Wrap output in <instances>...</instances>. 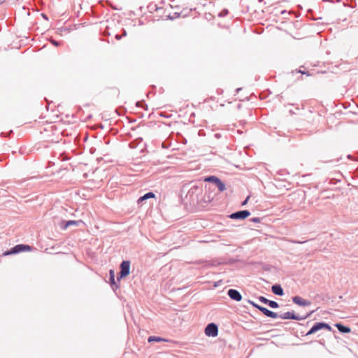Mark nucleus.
I'll return each mask as SVG.
<instances>
[{"label":"nucleus","mask_w":358,"mask_h":358,"mask_svg":"<svg viewBox=\"0 0 358 358\" xmlns=\"http://www.w3.org/2000/svg\"><path fill=\"white\" fill-rule=\"evenodd\" d=\"M181 196H185V200L187 203L190 206H196L201 201V195L203 193V182H190L185 183L181 188Z\"/></svg>","instance_id":"f257e3e1"},{"label":"nucleus","mask_w":358,"mask_h":358,"mask_svg":"<svg viewBox=\"0 0 358 358\" xmlns=\"http://www.w3.org/2000/svg\"><path fill=\"white\" fill-rule=\"evenodd\" d=\"M320 330H327L328 331L336 333L329 323L322 321L315 322L306 334L301 332V334L302 336H308L313 335Z\"/></svg>","instance_id":"f03ea898"},{"label":"nucleus","mask_w":358,"mask_h":358,"mask_svg":"<svg viewBox=\"0 0 358 358\" xmlns=\"http://www.w3.org/2000/svg\"><path fill=\"white\" fill-rule=\"evenodd\" d=\"M203 182L211 183L217 187L220 192H222L226 189L225 183L217 176L214 175L207 176L204 177Z\"/></svg>","instance_id":"7ed1b4c3"},{"label":"nucleus","mask_w":358,"mask_h":358,"mask_svg":"<svg viewBox=\"0 0 358 358\" xmlns=\"http://www.w3.org/2000/svg\"><path fill=\"white\" fill-rule=\"evenodd\" d=\"M275 316L268 315V317H271L273 319L281 318L282 320H299V315L296 314L294 310L287 311L282 314H278V313L274 312Z\"/></svg>","instance_id":"20e7f679"},{"label":"nucleus","mask_w":358,"mask_h":358,"mask_svg":"<svg viewBox=\"0 0 358 358\" xmlns=\"http://www.w3.org/2000/svg\"><path fill=\"white\" fill-rule=\"evenodd\" d=\"M250 214L248 210H241L229 214L228 217L231 220H244L248 218Z\"/></svg>","instance_id":"39448f33"},{"label":"nucleus","mask_w":358,"mask_h":358,"mask_svg":"<svg viewBox=\"0 0 358 358\" xmlns=\"http://www.w3.org/2000/svg\"><path fill=\"white\" fill-rule=\"evenodd\" d=\"M31 246H29L28 245L20 244V245H15L10 250L6 251L3 253V255L4 256H7V255H12V254L18 253V252H20L31 251Z\"/></svg>","instance_id":"423d86ee"},{"label":"nucleus","mask_w":358,"mask_h":358,"mask_svg":"<svg viewBox=\"0 0 358 358\" xmlns=\"http://www.w3.org/2000/svg\"><path fill=\"white\" fill-rule=\"evenodd\" d=\"M248 303H250L252 307L259 310L262 314H264L265 316L268 317V315L271 316H275V314H274V312L268 309L267 308L260 306L258 303H255V301L248 299Z\"/></svg>","instance_id":"0eeeda50"},{"label":"nucleus","mask_w":358,"mask_h":358,"mask_svg":"<svg viewBox=\"0 0 358 358\" xmlns=\"http://www.w3.org/2000/svg\"><path fill=\"white\" fill-rule=\"evenodd\" d=\"M109 278L108 283L110 285L111 289L116 292L120 288V284L116 282L115 273L114 269H110L108 271Z\"/></svg>","instance_id":"6e6552de"},{"label":"nucleus","mask_w":358,"mask_h":358,"mask_svg":"<svg viewBox=\"0 0 358 358\" xmlns=\"http://www.w3.org/2000/svg\"><path fill=\"white\" fill-rule=\"evenodd\" d=\"M204 332L208 337H215L218 335V325L210 322L206 327Z\"/></svg>","instance_id":"1a4fd4ad"},{"label":"nucleus","mask_w":358,"mask_h":358,"mask_svg":"<svg viewBox=\"0 0 358 358\" xmlns=\"http://www.w3.org/2000/svg\"><path fill=\"white\" fill-rule=\"evenodd\" d=\"M292 302L301 307H306L311 305V301L307 299H304L300 296L296 295L292 297Z\"/></svg>","instance_id":"9d476101"},{"label":"nucleus","mask_w":358,"mask_h":358,"mask_svg":"<svg viewBox=\"0 0 358 358\" xmlns=\"http://www.w3.org/2000/svg\"><path fill=\"white\" fill-rule=\"evenodd\" d=\"M227 295L231 300L236 302L241 301L243 298L241 292L236 289H229L227 291Z\"/></svg>","instance_id":"9b49d317"},{"label":"nucleus","mask_w":358,"mask_h":358,"mask_svg":"<svg viewBox=\"0 0 358 358\" xmlns=\"http://www.w3.org/2000/svg\"><path fill=\"white\" fill-rule=\"evenodd\" d=\"M131 262L130 260H123L120 264V271L123 274L129 275L130 274Z\"/></svg>","instance_id":"f8f14e48"},{"label":"nucleus","mask_w":358,"mask_h":358,"mask_svg":"<svg viewBox=\"0 0 358 358\" xmlns=\"http://www.w3.org/2000/svg\"><path fill=\"white\" fill-rule=\"evenodd\" d=\"M80 222H81V221H74V220L64 221V220H62L59 222V225L62 229L66 230L67 228H69L71 226H78Z\"/></svg>","instance_id":"ddd939ff"},{"label":"nucleus","mask_w":358,"mask_h":358,"mask_svg":"<svg viewBox=\"0 0 358 358\" xmlns=\"http://www.w3.org/2000/svg\"><path fill=\"white\" fill-rule=\"evenodd\" d=\"M271 292L279 296H282L285 294L284 289L282 287L281 285L279 283H275L271 287Z\"/></svg>","instance_id":"4468645a"},{"label":"nucleus","mask_w":358,"mask_h":358,"mask_svg":"<svg viewBox=\"0 0 358 358\" xmlns=\"http://www.w3.org/2000/svg\"><path fill=\"white\" fill-rule=\"evenodd\" d=\"M334 326L341 334H349L351 332V328L349 326L344 325L342 322H336Z\"/></svg>","instance_id":"2eb2a0df"},{"label":"nucleus","mask_w":358,"mask_h":358,"mask_svg":"<svg viewBox=\"0 0 358 358\" xmlns=\"http://www.w3.org/2000/svg\"><path fill=\"white\" fill-rule=\"evenodd\" d=\"M155 194L154 192H148L145 194H144L143 196H141L138 199L137 203H138V204H142L145 201H146L149 199L155 198Z\"/></svg>","instance_id":"dca6fc26"},{"label":"nucleus","mask_w":358,"mask_h":358,"mask_svg":"<svg viewBox=\"0 0 358 358\" xmlns=\"http://www.w3.org/2000/svg\"><path fill=\"white\" fill-rule=\"evenodd\" d=\"M168 341H169V340H168L165 338H163L161 336H150L148 338V343H154V342L159 343V342H168Z\"/></svg>","instance_id":"f3484780"},{"label":"nucleus","mask_w":358,"mask_h":358,"mask_svg":"<svg viewBox=\"0 0 358 358\" xmlns=\"http://www.w3.org/2000/svg\"><path fill=\"white\" fill-rule=\"evenodd\" d=\"M267 306L268 307H270L271 308H273V309H276V308H278L280 307V305L278 302L275 301H273V300H270L268 301V304Z\"/></svg>","instance_id":"a211bd4d"},{"label":"nucleus","mask_w":358,"mask_h":358,"mask_svg":"<svg viewBox=\"0 0 358 358\" xmlns=\"http://www.w3.org/2000/svg\"><path fill=\"white\" fill-rule=\"evenodd\" d=\"M136 107H138V108H143V109H145L146 110H148V105L145 103V102L143 100L138 101L136 103Z\"/></svg>","instance_id":"6ab92c4d"},{"label":"nucleus","mask_w":358,"mask_h":358,"mask_svg":"<svg viewBox=\"0 0 358 358\" xmlns=\"http://www.w3.org/2000/svg\"><path fill=\"white\" fill-rule=\"evenodd\" d=\"M315 311V310H310V311L308 312V313H307L306 315H302V316H301V315H299V317H300V318H299V321H300V320H306V319H307V318L310 317L313 315V313Z\"/></svg>","instance_id":"aec40b11"},{"label":"nucleus","mask_w":358,"mask_h":358,"mask_svg":"<svg viewBox=\"0 0 358 358\" xmlns=\"http://www.w3.org/2000/svg\"><path fill=\"white\" fill-rule=\"evenodd\" d=\"M229 14V10L227 8H223L218 14L219 17H226Z\"/></svg>","instance_id":"412c9836"},{"label":"nucleus","mask_w":358,"mask_h":358,"mask_svg":"<svg viewBox=\"0 0 358 358\" xmlns=\"http://www.w3.org/2000/svg\"><path fill=\"white\" fill-rule=\"evenodd\" d=\"M128 275H126V274H123L120 272H118L117 273V279H116V282H119L120 284V281L121 280H122L123 278H125L126 277H127Z\"/></svg>","instance_id":"4be33fe9"},{"label":"nucleus","mask_w":358,"mask_h":358,"mask_svg":"<svg viewBox=\"0 0 358 358\" xmlns=\"http://www.w3.org/2000/svg\"><path fill=\"white\" fill-rule=\"evenodd\" d=\"M257 299V300H258L259 302H261V303H264V304H265V305H266V306H267L268 302V301H269V299H268L267 298H266V297H265V296H259Z\"/></svg>","instance_id":"5701e85b"},{"label":"nucleus","mask_w":358,"mask_h":358,"mask_svg":"<svg viewBox=\"0 0 358 358\" xmlns=\"http://www.w3.org/2000/svg\"><path fill=\"white\" fill-rule=\"evenodd\" d=\"M177 138L180 143H182L183 144L187 143L186 138L180 133H178V132L177 133Z\"/></svg>","instance_id":"b1692460"},{"label":"nucleus","mask_w":358,"mask_h":358,"mask_svg":"<svg viewBox=\"0 0 358 358\" xmlns=\"http://www.w3.org/2000/svg\"><path fill=\"white\" fill-rule=\"evenodd\" d=\"M262 220H264V217H255L250 218L249 221L252 222L254 223H260L262 222Z\"/></svg>","instance_id":"393cba45"},{"label":"nucleus","mask_w":358,"mask_h":358,"mask_svg":"<svg viewBox=\"0 0 358 358\" xmlns=\"http://www.w3.org/2000/svg\"><path fill=\"white\" fill-rule=\"evenodd\" d=\"M262 268L264 271L270 272L271 271L272 266L268 264H263Z\"/></svg>","instance_id":"a878e982"},{"label":"nucleus","mask_w":358,"mask_h":358,"mask_svg":"<svg viewBox=\"0 0 358 358\" xmlns=\"http://www.w3.org/2000/svg\"><path fill=\"white\" fill-rule=\"evenodd\" d=\"M180 16V13L176 12V13H173V15H169L167 16V18L169 19V20H173L174 19H176V18L179 17Z\"/></svg>","instance_id":"bb28decb"},{"label":"nucleus","mask_w":358,"mask_h":358,"mask_svg":"<svg viewBox=\"0 0 358 358\" xmlns=\"http://www.w3.org/2000/svg\"><path fill=\"white\" fill-rule=\"evenodd\" d=\"M138 146V143L136 141H131L129 143V147L131 148V149H135Z\"/></svg>","instance_id":"cd10ccee"},{"label":"nucleus","mask_w":358,"mask_h":358,"mask_svg":"<svg viewBox=\"0 0 358 358\" xmlns=\"http://www.w3.org/2000/svg\"><path fill=\"white\" fill-rule=\"evenodd\" d=\"M239 260L237 259H234V258H229L227 261V264H234L235 263H236L237 262H238Z\"/></svg>","instance_id":"c85d7f7f"},{"label":"nucleus","mask_w":358,"mask_h":358,"mask_svg":"<svg viewBox=\"0 0 358 358\" xmlns=\"http://www.w3.org/2000/svg\"><path fill=\"white\" fill-rule=\"evenodd\" d=\"M250 195H248V196H247V197H246V198H245V199L241 202V206H245V205L248 203V201H249V200H250Z\"/></svg>","instance_id":"c756f323"},{"label":"nucleus","mask_w":358,"mask_h":358,"mask_svg":"<svg viewBox=\"0 0 358 358\" xmlns=\"http://www.w3.org/2000/svg\"><path fill=\"white\" fill-rule=\"evenodd\" d=\"M220 264H221L220 262H218L216 260H213L212 262L208 263V265L210 266H215L220 265Z\"/></svg>","instance_id":"7c9ffc66"},{"label":"nucleus","mask_w":358,"mask_h":358,"mask_svg":"<svg viewBox=\"0 0 358 358\" xmlns=\"http://www.w3.org/2000/svg\"><path fill=\"white\" fill-rule=\"evenodd\" d=\"M222 280H218L217 282H215L214 284H213V286L215 287H218L222 283Z\"/></svg>","instance_id":"2f4dec72"},{"label":"nucleus","mask_w":358,"mask_h":358,"mask_svg":"<svg viewBox=\"0 0 358 358\" xmlns=\"http://www.w3.org/2000/svg\"><path fill=\"white\" fill-rule=\"evenodd\" d=\"M162 146L163 148H168L169 147V144L166 143V142H163Z\"/></svg>","instance_id":"473e14b6"},{"label":"nucleus","mask_w":358,"mask_h":358,"mask_svg":"<svg viewBox=\"0 0 358 358\" xmlns=\"http://www.w3.org/2000/svg\"><path fill=\"white\" fill-rule=\"evenodd\" d=\"M336 182L337 180L336 179L331 178L329 183L335 185Z\"/></svg>","instance_id":"72a5a7b5"},{"label":"nucleus","mask_w":358,"mask_h":358,"mask_svg":"<svg viewBox=\"0 0 358 358\" xmlns=\"http://www.w3.org/2000/svg\"><path fill=\"white\" fill-rule=\"evenodd\" d=\"M217 93L218 94H222V93H223V90L220 89V88H219V89H217Z\"/></svg>","instance_id":"f704fd0d"},{"label":"nucleus","mask_w":358,"mask_h":358,"mask_svg":"<svg viewBox=\"0 0 358 358\" xmlns=\"http://www.w3.org/2000/svg\"><path fill=\"white\" fill-rule=\"evenodd\" d=\"M215 137L216 138H220L221 137V134H219V133H216V134H215Z\"/></svg>","instance_id":"c9c22d12"},{"label":"nucleus","mask_w":358,"mask_h":358,"mask_svg":"<svg viewBox=\"0 0 358 358\" xmlns=\"http://www.w3.org/2000/svg\"><path fill=\"white\" fill-rule=\"evenodd\" d=\"M241 90H242V87H238V88H236V94H238V93L240 91H241Z\"/></svg>","instance_id":"e433bc0d"},{"label":"nucleus","mask_w":358,"mask_h":358,"mask_svg":"<svg viewBox=\"0 0 358 358\" xmlns=\"http://www.w3.org/2000/svg\"><path fill=\"white\" fill-rule=\"evenodd\" d=\"M113 90H114V92H115V94H117V95H119L120 92H119V90H118V89H113Z\"/></svg>","instance_id":"4c0bfd02"},{"label":"nucleus","mask_w":358,"mask_h":358,"mask_svg":"<svg viewBox=\"0 0 358 358\" xmlns=\"http://www.w3.org/2000/svg\"><path fill=\"white\" fill-rule=\"evenodd\" d=\"M297 73H301L302 74H305L306 73V74L308 75L306 71H301V70L297 71Z\"/></svg>","instance_id":"58836bf2"},{"label":"nucleus","mask_w":358,"mask_h":358,"mask_svg":"<svg viewBox=\"0 0 358 358\" xmlns=\"http://www.w3.org/2000/svg\"><path fill=\"white\" fill-rule=\"evenodd\" d=\"M333 334H334V338H335L336 340L340 339V337H339V336H338L336 334V333H333Z\"/></svg>","instance_id":"ea45409f"},{"label":"nucleus","mask_w":358,"mask_h":358,"mask_svg":"<svg viewBox=\"0 0 358 358\" xmlns=\"http://www.w3.org/2000/svg\"><path fill=\"white\" fill-rule=\"evenodd\" d=\"M287 13V10H282L280 12L281 15H284V14H285V13Z\"/></svg>","instance_id":"a19ab883"},{"label":"nucleus","mask_w":358,"mask_h":358,"mask_svg":"<svg viewBox=\"0 0 358 358\" xmlns=\"http://www.w3.org/2000/svg\"><path fill=\"white\" fill-rule=\"evenodd\" d=\"M94 151H95V149L93 147H91V150H90L91 154L94 153Z\"/></svg>","instance_id":"79ce46f5"},{"label":"nucleus","mask_w":358,"mask_h":358,"mask_svg":"<svg viewBox=\"0 0 358 358\" xmlns=\"http://www.w3.org/2000/svg\"><path fill=\"white\" fill-rule=\"evenodd\" d=\"M304 242H305V241H303V243H304ZM294 243L301 244V243H303V241H294Z\"/></svg>","instance_id":"37998d69"},{"label":"nucleus","mask_w":358,"mask_h":358,"mask_svg":"<svg viewBox=\"0 0 358 358\" xmlns=\"http://www.w3.org/2000/svg\"><path fill=\"white\" fill-rule=\"evenodd\" d=\"M115 38H116V39H117V40L121 39V36H120L119 35H116V36H115Z\"/></svg>","instance_id":"c03bdc74"},{"label":"nucleus","mask_w":358,"mask_h":358,"mask_svg":"<svg viewBox=\"0 0 358 358\" xmlns=\"http://www.w3.org/2000/svg\"><path fill=\"white\" fill-rule=\"evenodd\" d=\"M347 157H348V159H352V155H348L347 156Z\"/></svg>","instance_id":"a18cd8bd"},{"label":"nucleus","mask_w":358,"mask_h":358,"mask_svg":"<svg viewBox=\"0 0 358 358\" xmlns=\"http://www.w3.org/2000/svg\"><path fill=\"white\" fill-rule=\"evenodd\" d=\"M162 117H166V118H169L170 117V115H161Z\"/></svg>","instance_id":"49530a36"},{"label":"nucleus","mask_w":358,"mask_h":358,"mask_svg":"<svg viewBox=\"0 0 358 358\" xmlns=\"http://www.w3.org/2000/svg\"><path fill=\"white\" fill-rule=\"evenodd\" d=\"M203 130H199V135H201V132H203Z\"/></svg>","instance_id":"de8ad7c7"},{"label":"nucleus","mask_w":358,"mask_h":358,"mask_svg":"<svg viewBox=\"0 0 358 358\" xmlns=\"http://www.w3.org/2000/svg\"><path fill=\"white\" fill-rule=\"evenodd\" d=\"M123 34H124V36H126V35H127V32H126V31H125V30H124Z\"/></svg>","instance_id":"09e8293b"},{"label":"nucleus","mask_w":358,"mask_h":358,"mask_svg":"<svg viewBox=\"0 0 358 358\" xmlns=\"http://www.w3.org/2000/svg\"><path fill=\"white\" fill-rule=\"evenodd\" d=\"M90 258H91V261L93 259V256H92V254L91 253V256H90Z\"/></svg>","instance_id":"8fccbe9b"},{"label":"nucleus","mask_w":358,"mask_h":358,"mask_svg":"<svg viewBox=\"0 0 358 358\" xmlns=\"http://www.w3.org/2000/svg\"><path fill=\"white\" fill-rule=\"evenodd\" d=\"M241 107V104H238V108H240Z\"/></svg>","instance_id":"3c124183"},{"label":"nucleus","mask_w":358,"mask_h":358,"mask_svg":"<svg viewBox=\"0 0 358 358\" xmlns=\"http://www.w3.org/2000/svg\"><path fill=\"white\" fill-rule=\"evenodd\" d=\"M264 0H258V2L262 3Z\"/></svg>","instance_id":"603ef678"},{"label":"nucleus","mask_w":358,"mask_h":358,"mask_svg":"<svg viewBox=\"0 0 358 358\" xmlns=\"http://www.w3.org/2000/svg\"><path fill=\"white\" fill-rule=\"evenodd\" d=\"M93 24L95 25V27H96V25H97V22H94V23H93Z\"/></svg>","instance_id":"864d4df0"},{"label":"nucleus","mask_w":358,"mask_h":358,"mask_svg":"<svg viewBox=\"0 0 358 358\" xmlns=\"http://www.w3.org/2000/svg\"><path fill=\"white\" fill-rule=\"evenodd\" d=\"M90 10H91V13H92V6H91Z\"/></svg>","instance_id":"5fc2aeb1"},{"label":"nucleus","mask_w":358,"mask_h":358,"mask_svg":"<svg viewBox=\"0 0 358 358\" xmlns=\"http://www.w3.org/2000/svg\"><path fill=\"white\" fill-rule=\"evenodd\" d=\"M357 303H358V301H357Z\"/></svg>","instance_id":"6e6d98bb"}]
</instances>
